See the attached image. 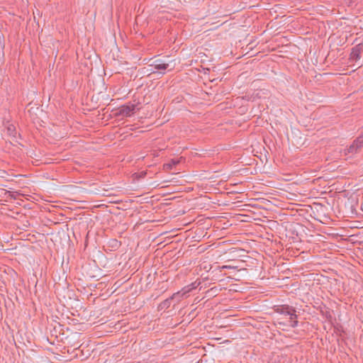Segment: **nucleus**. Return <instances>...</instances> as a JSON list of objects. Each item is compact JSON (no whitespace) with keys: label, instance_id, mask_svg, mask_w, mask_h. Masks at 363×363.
<instances>
[{"label":"nucleus","instance_id":"nucleus-2","mask_svg":"<svg viewBox=\"0 0 363 363\" xmlns=\"http://www.w3.org/2000/svg\"><path fill=\"white\" fill-rule=\"evenodd\" d=\"M276 311L281 314L289 315L290 316L291 326L295 327L297 325L298 322L295 320L296 318V311L294 307L289 305H281L277 306Z\"/></svg>","mask_w":363,"mask_h":363},{"label":"nucleus","instance_id":"nucleus-10","mask_svg":"<svg viewBox=\"0 0 363 363\" xmlns=\"http://www.w3.org/2000/svg\"><path fill=\"white\" fill-rule=\"evenodd\" d=\"M6 131H7V134L9 135L14 137V138L16 137V128L13 125H9L7 127Z\"/></svg>","mask_w":363,"mask_h":363},{"label":"nucleus","instance_id":"nucleus-12","mask_svg":"<svg viewBox=\"0 0 363 363\" xmlns=\"http://www.w3.org/2000/svg\"><path fill=\"white\" fill-rule=\"evenodd\" d=\"M323 9H320L319 8V14L320 15H327L328 13H330V10L328 9L325 8L324 6H322Z\"/></svg>","mask_w":363,"mask_h":363},{"label":"nucleus","instance_id":"nucleus-8","mask_svg":"<svg viewBox=\"0 0 363 363\" xmlns=\"http://www.w3.org/2000/svg\"><path fill=\"white\" fill-rule=\"evenodd\" d=\"M333 211H327L325 208H319V223H322L324 224H329L331 223L332 220L330 218V216Z\"/></svg>","mask_w":363,"mask_h":363},{"label":"nucleus","instance_id":"nucleus-9","mask_svg":"<svg viewBox=\"0 0 363 363\" xmlns=\"http://www.w3.org/2000/svg\"><path fill=\"white\" fill-rule=\"evenodd\" d=\"M177 294H179V292L174 294L172 296H170L169 298H168L165 299L164 301H163L162 302H161L158 306V309L159 310L167 309L170 306L172 301L175 297V296H177Z\"/></svg>","mask_w":363,"mask_h":363},{"label":"nucleus","instance_id":"nucleus-7","mask_svg":"<svg viewBox=\"0 0 363 363\" xmlns=\"http://www.w3.org/2000/svg\"><path fill=\"white\" fill-rule=\"evenodd\" d=\"M319 311L323 317L325 319V322L328 323V326L330 327L333 322V311L325 306L323 307L319 306Z\"/></svg>","mask_w":363,"mask_h":363},{"label":"nucleus","instance_id":"nucleus-5","mask_svg":"<svg viewBox=\"0 0 363 363\" xmlns=\"http://www.w3.org/2000/svg\"><path fill=\"white\" fill-rule=\"evenodd\" d=\"M363 147V135L357 138L353 143L347 147V152L349 154H354L358 150Z\"/></svg>","mask_w":363,"mask_h":363},{"label":"nucleus","instance_id":"nucleus-14","mask_svg":"<svg viewBox=\"0 0 363 363\" xmlns=\"http://www.w3.org/2000/svg\"><path fill=\"white\" fill-rule=\"evenodd\" d=\"M172 167H173V165L170 162L168 163V164H164V167L167 169H172Z\"/></svg>","mask_w":363,"mask_h":363},{"label":"nucleus","instance_id":"nucleus-4","mask_svg":"<svg viewBox=\"0 0 363 363\" xmlns=\"http://www.w3.org/2000/svg\"><path fill=\"white\" fill-rule=\"evenodd\" d=\"M136 107L137 106L132 103L123 105L118 108L117 115L123 117H130L135 113Z\"/></svg>","mask_w":363,"mask_h":363},{"label":"nucleus","instance_id":"nucleus-1","mask_svg":"<svg viewBox=\"0 0 363 363\" xmlns=\"http://www.w3.org/2000/svg\"><path fill=\"white\" fill-rule=\"evenodd\" d=\"M335 199L325 191L319 194V208H325L327 211H333Z\"/></svg>","mask_w":363,"mask_h":363},{"label":"nucleus","instance_id":"nucleus-13","mask_svg":"<svg viewBox=\"0 0 363 363\" xmlns=\"http://www.w3.org/2000/svg\"><path fill=\"white\" fill-rule=\"evenodd\" d=\"M170 163L173 166H176L177 164H178L179 163V161L178 160L172 159V160H171Z\"/></svg>","mask_w":363,"mask_h":363},{"label":"nucleus","instance_id":"nucleus-3","mask_svg":"<svg viewBox=\"0 0 363 363\" xmlns=\"http://www.w3.org/2000/svg\"><path fill=\"white\" fill-rule=\"evenodd\" d=\"M175 65L176 60H173L167 62L162 60L158 59L154 60L152 63L150 64V66H152L155 69L160 71H164L166 69H168L169 71L172 70L174 69Z\"/></svg>","mask_w":363,"mask_h":363},{"label":"nucleus","instance_id":"nucleus-6","mask_svg":"<svg viewBox=\"0 0 363 363\" xmlns=\"http://www.w3.org/2000/svg\"><path fill=\"white\" fill-rule=\"evenodd\" d=\"M363 52V44L359 43L352 48L350 56V60L353 62H357L360 60L361 54Z\"/></svg>","mask_w":363,"mask_h":363},{"label":"nucleus","instance_id":"nucleus-16","mask_svg":"<svg viewBox=\"0 0 363 363\" xmlns=\"http://www.w3.org/2000/svg\"><path fill=\"white\" fill-rule=\"evenodd\" d=\"M318 242H325V240H321V239H320V238H319V240H318Z\"/></svg>","mask_w":363,"mask_h":363},{"label":"nucleus","instance_id":"nucleus-15","mask_svg":"<svg viewBox=\"0 0 363 363\" xmlns=\"http://www.w3.org/2000/svg\"><path fill=\"white\" fill-rule=\"evenodd\" d=\"M232 268L230 266H228V265H224L222 267V269H230Z\"/></svg>","mask_w":363,"mask_h":363},{"label":"nucleus","instance_id":"nucleus-11","mask_svg":"<svg viewBox=\"0 0 363 363\" xmlns=\"http://www.w3.org/2000/svg\"><path fill=\"white\" fill-rule=\"evenodd\" d=\"M318 231L319 233H324L325 234H327L328 235H333L334 233H333V229L332 228H329L328 229H327L326 230H323L322 228L319 227V229H318ZM319 237H323L325 238L323 235H322L320 233H319Z\"/></svg>","mask_w":363,"mask_h":363}]
</instances>
